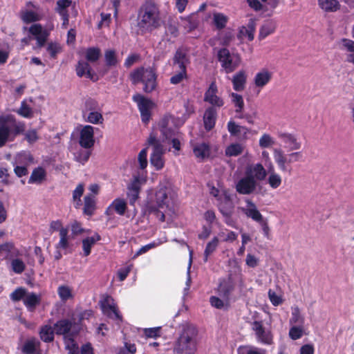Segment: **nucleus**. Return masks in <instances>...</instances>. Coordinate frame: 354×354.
I'll return each mask as SVG.
<instances>
[{"mask_svg":"<svg viewBox=\"0 0 354 354\" xmlns=\"http://www.w3.org/2000/svg\"><path fill=\"white\" fill-rule=\"evenodd\" d=\"M164 23L160 6L154 0H146L137 12V28L142 35L151 34Z\"/></svg>","mask_w":354,"mask_h":354,"instance_id":"obj_1","label":"nucleus"},{"mask_svg":"<svg viewBox=\"0 0 354 354\" xmlns=\"http://www.w3.org/2000/svg\"><path fill=\"white\" fill-rule=\"evenodd\" d=\"M268 172L261 163L247 167L245 175L235 185L236 192L241 195H250L257 189L258 181L266 178Z\"/></svg>","mask_w":354,"mask_h":354,"instance_id":"obj_2","label":"nucleus"},{"mask_svg":"<svg viewBox=\"0 0 354 354\" xmlns=\"http://www.w3.org/2000/svg\"><path fill=\"white\" fill-rule=\"evenodd\" d=\"M26 124L24 122L17 121L12 114L0 116V148L4 147L8 142H12L25 131Z\"/></svg>","mask_w":354,"mask_h":354,"instance_id":"obj_3","label":"nucleus"},{"mask_svg":"<svg viewBox=\"0 0 354 354\" xmlns=\"http://www.w3.org/2000/svg\"><path fill=\"white\" fill-rule=\"evenodd\" d=\"M129 79L134 85L142 83L146 93H152L158 86V74L154 67H138L130 73Z\"/></svg>","mask_w":354,"mask_h":354,"instance_id":"obj_4","label":"nucleus"},{"mask_svg":"<svg viewBox=\"0 0 354 354\" xmlns=\"http://www.w3.org/2000/svg\"><path fill=\"white\" fill-rule=\"evenodd\" d=\"M102 55L101 50L98 47H89L85 50L84 57L86 61L80 60L76 65L75 71L78 77L86 76L93 82L99 80L97 74L92 71L89 63H95L99 60Z\"/></svg>","mask_w":354,"mask_h":354,"instance_id":"obj_5","label":"nucleus"},{"mask_svg":"<svg viewBox=\"0 0 354 354\" xmlns=\"http://www.w3.org/2000/svg\"><path fill=\"white\" fill-rule=\"evenodd\" d=\"M273 157L278 168L282 173H287L289 175L292 174V164L296 162L302 161L304 159L301 151H292L286 154L281 149H274Z\"/></svg>","mask_w":354,"mask_h":354,"instance_id":"obj_6","label":"nucleus"},{"mask_svg":"<svg viewBox=\"0 0 354 354\" xmlns=\"http://www.w3.org/2000/svg\"><path fill=\"white\" fill-rule=\"evenodd\" d=\"M53 327L57 335H63L66 342H70L73 346H75V337L80 331L78 324L74 320L63 318L57 320Z\"/></svg>","mask_w":354,"mask_h":354,"instance_id":"obj_7","label":"nucleus"},{"mask_svg":"<svg viewBox=\"0 0 354 354\" xmlns=\"http://www.w3.org/2000/svg\"><path fill=\"white\" fill-rule=\"evenodd\" d=\"M217 59L221 68L227 73L235 71L241 64V57L239 53H231L227 48H221L217 52Z\"/></svg>","mask_w":354,"mask_h":354,"instance_id":"obj_8","label":"nucleus"},{"mask_svg":"<svg viewBox=\"0 0 354 354\" xmlns=\"http://www.w3.org/2000/svg\"><path fill=\"white\" fill-rule=\"evenodd\" d=\"M148 145L152 147V153L150 156V162L155 169L158 171L162 169L165 166V160L163 155L165 149L162 144L156 136L151 133L147 140Z\"/></svg>","mask_w":354,"mask_h":354,"instance_id":"obj_9","label":"nucleus"},{"mask_svg":"<svg viewBox=\"0 0 354 354\" xmlns=\"http://www.w3.org/2000/svg\"><path fill=\"white\" fill-rule=\"evenodd\" d=\"M174 351L177 354H194L196 351V341L189 330H185L178 339Z\"/></svg>","mask_w":354,"mask_h":354,"instance_id":"obj_10","label":"nucleus"},{"mask_svg":"<svg viewBox=\"0 0 354 354\" xmlns=\"http://www.w3.org/2000/svg\"><path fill=\"white\" fill-rule=\"evenodd\" d=\"M132 98L138 104V109L140 112L142 122L145 124H147L151 116V110L153 106L152 101L141 94H136Z\"/></svg>","mask_w":354,"mask_h":354,"instance_id":"obj_11","label":"nucleus"},{"mask_svg":"<svg viewBox=\"0 0 354 354\" xmlns=\"http://www.w3.org/2000/svg\"><path fill=\"white\" fill-rule=\"evenodd\" d=\"M155 200L159 208H169L173 204L170 188L165 185L160 184L155 194Z\"/></svg>","mask_w":354,"mask_h":354,"instance_id":"obj_12","label":"nucleus"},{"mask_svg":"<svg viewBox=\"0 0 354 354\" xmlns=\"http://www.w3.org/2000/svg\"><path fill=\"white\" fill-rule=\"evenodd\" d=\"M235 289V282L231 274L225 278L219 279L217 292L222 298L228 300L230 295Z\"/></svg>","mask_w":354,"mask_h":354,"instance_id":"obj_13","label":"nucleus"},{"mask_svg":"<svg viewBox=\"0 0 354 354\" xmlns=\"http://www.w3.org/2000/svg\"><path fill=\"white\" fill-rule=\"evenodd\" d=\"M218 88L215 82H212L204 95V101L211 104L210 106L221 108L224 105V100L217 95Z\"/></svg>","mask_w":354,"mask_h":354,"instance_id":"obj_14","label":"nucleus"},{"mask_svg":"<svg viewBox=\"0 0 354 354\" xmlns=\"http://www.w3.org/2000/svg\"><path fill=\"white\" fill-rule=\"evenodd\" d=\"M80 145L86 149H91L95 144L94 128L91 125L84 126L80 133Z\"/></svg>","mask_w":354,"mask_h":354,"instance_id":"obj_15","label":"nucleus"},{"mask_svg":"<svg viewBox=\"0 0 354 354\" xmlns=\"http://www.w3.org/2000/svg\"><path fill=\"white\" fill-rule=\"evenodd\" d=\"M30 35L34 36L37 41V48H41L44 47L49 36V32L47 30L43 29L40 24H34L28 29Z\"/></svg>","mask_w":354,"mask_h":354,"instance_id":"obj_16","label":"nucleus"},{"mask_svg":"<svg viewBox=\"0 0 354 354\" xmlns=\"http://www.w3.org/2000/svg\"><path fill=\"white\" fill-rule=\"evenodd\" d=\"M277 136L284 144L285 147L288 149L289 151L293 152L301 149V142L298 140L295 135L290 133L279 132Z\"/></svg>","mask_w":354,"mask_h":354,"instance_id":"obj_17","label":"nucleus"},{"mask_svg":"<svg viewBox=\"0 0 354 354\" xmlns=\"http://www.w3.org/2000/svg\"><path fill=\"white\" fill-rule=\"evenodd\" d=\"M252 328L255 332L259 341L264 344L270 345L272 343V336L270 332H266L260 321H254L252 324Z\"/></svg>","mask_w":354,"mask_h":354,"instance_id":"obj_18","label":"nucleus"},{"mask_svg":"<svg viewBox=\"0 0 354 354\" xmlns=\"http://www.w3.org/2000/svg\"><path fill=\"white\" fill-rule=\"evenodd\" d=\"M127 209V203L125 200L121 198H116L106 209L105 214L110 216L115 212L120 216H123L124 215Z\"/></svg>","mask_w":354,"mask_h":354,"instance_id":"obj_19","label":"nucleus"},{"mask_svg":"<svg viewBox=\"0 0 354 354\" xmlns=\"http://www.w3.org/2000/svg\"><path fill=\"white\" fill-rule=\"evenodd\" d=\"M193 153L199 162L208 158L211 154L210 145L207 142H197L192 146Z\"/></svg>","mask_w":354,"mask_h":354,"instance_id":"obj_20","label":"nucleus"},{"mask_svg":"<svg viewBox=\"0 0 354 354\" xmlns=\"http://www.w3.org/2000/svg\"><path fill=\"white\" fill-rule=\"evenodd\" d=\"M217 201V207L221 214L234 211V205L232 196L227 190H223V196L219 198Z\"/></svg>","mask_w":354,"mask_h":354,"instance_id":"obj_21","label":"nucleus"},{"mask_svg":"<svg viewBox=\"0 0 354 354\" xmlns=\"http://www.w3.org/2000/svg\"><path fill=\"white\" fill-rule=\"evenodd\" d=\"M217 115V110L214 106H209L205 109L203 120L204 128L207 131H209L214 128Z\"/></svg>","mask_w":354,"mask_h":354,"instance_id":"obj_22","label":"nucleus"},{"mask_svg":"<svg viewBox=\"0 0 354 354\" xmlns=\"http://www.w3.org/2000/svg\"><path fill=\"white\" fill-rule=\"evenodd\" d=\"M189 57L183 48H178L173 57V64L177 66L179 70L187 71V66L189 64Z\"/></svg>","mask_w":354,"mask_h":354,"instance_id":"obj_23","label":"nucleus"},{"mask_svg":"<svg viewBox=\"0 0 354 354\" xmlns=\"http://www.w3.org/2000/svg\"><path fill=\"white\" fill-rule=\"evenodd\" d=\"M247 207L243 208V212L246 215L247 217L252 218L254 221L259 223L265 218L258 210L257 205L251 200H247L246 201Z\"/></svg>","mask_w":354,"mask_h":354,"instance_id":"obj_24","label":"nucleus"},{"mask_svg":"<svg viewBox=\"0 0 354 354\" xmlns=\"http://www.w3.org/2000/svg\"><path fill=\"white\" fill-rule=\"evenodd\" d=\"M41 342L32 337L28 339L21 347L23 354H41Z\"/></svg>","mask_w":354,"mask_h":354,"instance_id":"obj_25","label":"nucleus"},{"mask_svg":"<svg viewBox=\"0 0 354 354\" xmlns=\"http://www.w3.org/2000/svg\"><path fill=\"white\" fill-rule=\"evenodd\" d=\"M72 0H57L56 3V12L61 16L63 25L68 24L69 14L67 8L71 6Z\"/></svg>","mask_w":354,"mask_h":354,"instance_id":"obj_26","label":"nucleus"},{"mask_svg":"<svg viewBox=\"0 0 354 354\" xmlns=\"http://www.w3.org/2000/svg\"><path fill=\"white\" fill-rule=\"evenodd\" d=\"M41 301L40 295H37L35 292H27L26 297L24 299V304L28 312H34L37 306H39Z\"/></svg>","mask_w":354,"mask_h":354,"instance_id":"obj_27","label":"nucleus"},{"mask_svg":"<svg viewBox=\"0 0 354 354\" xmlns=\"http://www.w3.org/2000/svg\"><path fill=\"white\" fill-rule=\"evenodd\" d=\"M247 82V75L244 70L236 73L232 79L233 89L236 91H242L245 89Z\"/></svg>","mask_w":354,"mask_h":354,"instance_id":"obj_28","label":"nucleus"},{"mask_svg":"<svg viewBox=\"0 0 354 354\" xmlns=\"http://www.w3.org/2000/svg\"><path fill=\"white\" fill-rule=\"evenodd\" d=\"M55 334L54 327L49 324L42 325L39 330V338L45 343L53 342L55 339Z\"/></svg>","mask_w":354,"mask_h":354,"instance_id":"obj_29","label":"nucleus"},{"mask_svg":"<svg viewBox=\"0 0 354 354\" xmlns=\"http://www.w3.org/2000/svg\"><path fill=\"white\" fill-rule=\"evenodd\" d=\"M101 308L103 313L108 317L117 320H122V317L120 315L117 306L114 304H109L106 303V301H105L102 303Z\"/></svg>","mask_w":354,"mask_h":354,"instance_id":"obj_30","label":"nucleus"},{"mask_svg":"<svg viewBox=\"0 0 354 354\" xmlns=\"http://www.w3.org/2000/svg\"><path fill=\"white\" fill-rule=\"evenodd\" d=\"M277 28L276 23L273 20H267L261 26L258 38L259 40H263L268 35L274 33Z\"/></svg>","mask_w":354,"mask_h":354,"instance_id":"obj_31","label":"nucleus"},{"mask_svg":"<svg viewBox=\"0 0 354 354\" xmlns=\"http://www.w3.org/2000/svg\"><path fill=\"white\" fill-rule=\"evenodd\" d=\"M229 21V17L224 13L214 12L212 14V25L218 30L224 29Z\"/></svg>","mask_w":354,"mask_h":354,"instance_id":"obj_32","label":"nucleus"},{"mask_svg":"<svg viewBox=\"0 0 354 354\" xmlns=\"http://www.w3.org/2000/svg\"><path fill=\"white\" fill-rule=\"evenodd\" d=\"M272 79V73L268 70H263L256 74L254 82L256 86L263 88L270 82Z\"/></svg>","mask_w":354,"mask_h":354,"instance_id":"obj_33","label":"nucleus"},{"mask_svg":"<svg viewBox=\"0 0 354 354\" xmlns=\"http://www.w3.org/2000/svg\"><path fill=\"white\" fill-rule=\"evenodd\" d=\"M318 5L326 12H335L340 8V4L337 0H318Z\"/></svg>","mask_w":354,"mask_h":354,"instance_id":"obj_34","label":"nucleus"},{"mask_svg":"<svg viewBox=\"0 0 354 354\" xmlns=\"http://www.w3.org/2000/svg\"><path fill=\"white\" fill-rule=\"evenodd\" d=\"M84 214L89 216L93 215L96 209V202L95 197L91 194H88L84 197Z\"/></svg>","mask_w":354,"mask_h":354,"instance_id":"obj_35","label":"nucleus"},{"mask_svg":"<svg viewBox=\"0 0 354 354\" xmlns=\"http://www.w3.org/2000/svg\"><path fill=\"white\" fill-rule=\"evenodd\" d=\"M100 239L101 236L98 234H95L93 236H88L82 240V249L84 257H87L91 254L92 247Z\"/></svg>","mask_w":354,"mask_h":354,"instance_id":"obj_36","label":"nucleus"},{"mask_svg":"<svg viewBox=\"0 0 354 354\" xmlns=\"http://www.w3.org/2000/svg\"><path fill=\"white\" fill-rule=\"evenodd\" d=\"M20 17L25 24H30L40 21L43 16L35 11L26 10L21 12Z\"/></svg>","mask_w":354,"mask_h":354,"instance_id":"obj_37","label":"nucleus"},{"mask_svg":"<svg viewBox=\"0 0 354 354\" xmlns=\"http://www.w3.org/2000/svg\"><path fill=\"white\" fill-rule=\"evenodd\" d=\"M219 240L217 236H214L212 239L209 241L205 247L203 254V261L205 263L207 262L209 257L216 251L218 246Z\"/></svg>","mask_w":354,"mask_h":354,"instance_id":"obj_38","label":"nucleus"},{"mask_svg":"<svg viewBox=\"0 0 354 354\" xmlns=\"http://www.w3.org/2000/svg\"><path fill=\"white\" fill-rule=\"evenodd\" d=\"M270 175L268 178V183L272 189L278 188L282 182L281 176L274 171V167L271 165L270 169Z\"/></svg>","mask_w":354,"mask_h":354,"instance_id":"obj_39","label":"nucleus"},{"mask_svg":"<svg viewBox=\"0 0 354 354\" xmlns=\"http://www.w3.org/2000/svg\"><path fill=\"white\" fill-rule=\"evenodd\" d=\"M46 177V171L44 169H43L41 167H39L37 168H35L28 180V183L32 184V183H41L43 180L45 179Z\"/></svg>","mask_w":354,"mask_h":354,"instance_id":"obj_40","label":"nucleus"},{"mask_svg":"<svg viewBox=\"0 0 354 354\" xmlns=\"http://www.w3.org/2000/svg\"><path fill=\"white\" fill-rule=\"evenodd\" d=\"M104 62L106 66L108 67L117 66L119 62L114 49H107L104 51Z\"/></svg>","mask_w":354,"mask_h":354,"instance_id":"obj_41","label":"nucleus"},{"mask_svg":"<svg viewBox=\"0 0 354 354\" xmlns=\"http://www.w3.org/2000/svg\"><path fill=\"white\" fill-rule=\"evenodd\" d=\"M227 127L229 133L232 136H239L242 131H243L244 134H246L249 131L247 127L238 125L233 120H230L227 122Z\"/></svg>","mask_w":354,"mask_h":354,"instance_id":"obj_42","label":"nucleus"},{"mask_svg":"<svg viewBox=\"0 0 354 354\" xmlns=\"http://www.w3.org/2000/svg\"><path fill=\"white\" fill-rule=\"evenodd\" d=\"M68 229H62L59 233V241L56 244L55 248L57 250H66L69 247L68 240Z\"/></svg>","mask_w":354,"mask_h":354,"instance_id":"obj_43","label":"nucleus"},{"mask_svg":"<svg viewBox=\"0 0 354 354\" xmlns=\"http://www.w3.org/2000/svg\"><path fill=\"white\" fill-rule=\"evenodd\" d=\"M57 294L62 301H66L73 297L72 289L66 285H61L58 287Z\"/></svg>","mask_w":354,"mask_h":354,"instance_id":"obj_44","label":"nucleus"},{"mask_svg":"<svg viewBox=\"0 0 354 354\" xmlns=\"http://www.w3.org/2000/svg\"><path fill=\"white\" fill-rule=\"evenodd\" d=\"M230 95L235 107L236 113H241L244 108V101L242 95L236 93H232Z\"/></svg>","mask_w":354,"mask_h":354,"instance_id":"obj_45","label":"nucleus"},{"mask_svg":"<svg viewBox=\"0 0 354 354\" xmlns=\"http://www.w3.org/2000/svg\"><path fill=\"white\" fill-rule=\"evenodd\" d=\"M16 113L20 116L25 118H32L33 117V111L32 109L29 106L26 101H22L21 103V106L18 110L16 111Z\"/></svg>","mask_w":354,"mask_h":354,"instance_id":"obj_46","label":"nucleus"},{"mask_svg":"<svg viewBox=\"0 0 354 354\" xmlns=\"http://www.w3.org/2000/svg\"><path fill=\"white\" fill-rule=\"evenodd\" d=\"M91 155V151L90 149H80L75 154V160L80 162L82 165H84L89 159Z\"/></svg>","mask_w":354,"mask_h":354,"instance_id":"obj_47","label":"nucleus"},{"mask_svg":"<svg viewBox=\"0 0 354 354\" xmlns=\"http://www.w3.org/2000/svg\"><path fill=\"white\" fill-rule=\"evenodd\" d=\"M243 152V147L239 143L231 144L225 149L227 156H237Z\"/></svg>","mask_w":354,"mask_h":354,"instance_id":"obj_48","label":"nucleus"},{"mask_svg":"<svg viewBox=\"0 0 354 354\" xmlns=\"http://www.w3.org/2000/svg\"><path fill=\"white\" fill-rule=\"evenodd\" d=\"M27 290L23 287L16 288L10 295V298L13 301H19L26 297Z\"/></svg>","mask_w":354,"mask_h":354,"instance_id":"obj_49","label":"nucleus"},{"mask_svg":"<svg viewBox=\"0 0 354 354\" xmlns=\"http://www.w3.org/2000/svg\"><path fill=\"white\" fill-rule=\"evenodd\" d=\"M86 121L94 124H102L104 118L102 113L98 111H90L87 115Z\"/></svg>","mask_w":354,"mask_h":354,"instance_id":"obj_50","label":"nucleus"},{"mask_svg":"<svg viewBox=\"0 0 354 354\" xmlns=\"http://www.w3.org/2000/svg\"><path fill=\"white\" fill-rule=\"evenodd\" d=\"M188 77L187 76V71H185V70H179V71L173 75L170 79H169V81H170V83L171 84H180V82H182L184 80H187Z\"/></svg>","mask_w":354,"mask_h":354,"instance_id":"obj_51","label":"nucleus"},{"mask_svg":"<svg viewBox=\"0 0 354 354\" xmlns=\"http://www.w3.org/2000/svg\"><path fill=\"white\" fill-rule=\"evenodd\" d=\"M12 271L16 274L22 273L26 269L24 262L20 259H15L11 261Z\"/></svg>","mask_w":354,"mask_h":354,"instance_id":"obj_52","label":"nucleus"},{"mask_svg":"<svg viewBox=\"0 0 354 354\" xmlns=\"http://www.w3.org/2000/svg\"><path fill=\"white\" fill-rule=\"evenodd\" d=\"M304 322V319L301 316L299 308L298 307L295 308L292 311L290 323L291 324H299L301 326Z\"/></svg>","mask_w":354,"mask_h":354,"instance_id":"obj_53","label":"nucleus"},{"mask_svg":"<svg viewBox=\"0 0 354 354\" xmlns=\"http://www.w3.org/2000/svg\"><path fill=\"white\" fill-rule=\"evenodd\" d=\"M46 50L51 58L56 59L57 54L61 52L62 48L59 44L50 42L48 44Z\"/></svg>","mask_w":354,"mask_h":354,"instance_id":"obj_54","label":"nucleus"},{"mask_svg":"<svg viewBox=\"0 0 354 354\" xmlns=\"http://www.w3.org/2000/svg\"><path fill=\"white\" fill-rule=\"evenodd\" d=\"M140 59V55L139 54H138V53L130 54L126 58V59H125V61L124 62V66L127 68H129L134 64H136L138 62H139Z\"/></svg>","mask_w":354,"mask_h":354,"instance_id":"obj_55","label":"nucleus"},{"mask_svg":"<svg viewBox=\"0 0 354 354\" xmlns=\"http://www.w3.org/2000/svg\"><path fill=\"white\" fill-rule=\"evenodd\" d=\"M237 354H262L259 348L248 346H240Z\"/></svg>","mask_w":354,"mask_h":354,"instance_id":"obj_56","label":"nucleus"},{"mask_svg":"<svg viewBox=\"0 0 354 354\" xmlns=\"http://www.w3.org/2000/svg\"><path fill=\"white\" fill-rule=\"evenodd\" d=\"M161 327H154L144 329V335L147 338H157L160 337Z\"/></svg>","mask_w":354,"mask_h":354,"instance_id":"obj_57","label":"nucleus"},{"mask_svg":"<svg viewBox=\"0 0 354 354\" xmlns=\"http://www.w3.org/2000/svg\"><path fill=\"white\" fill-rule=\"evenodd\" d=\"M274 144L272 137L268 134L264 133L259 139V146L261 148H268Z\"/></svg>","mask_w":354,"mask_h":354,"instance_id":"obj_58","label":"nucleus"},{"mask_svg":"<svg viewBox=\"0 0 354 354\" xmlns=\"http://www.w3.org/2000/svg\"><path fill=\"white\" fill-rule=\"evenodd\" d=\"M234 212H227L221 213L222 216L224 218L225 223L233 228H236V221L232 218Z\"/></svg>","mask_w":354,"mask_h":354,"instance_id":"obj_59","label":"nucleus"},{"mask_svg":"<svg viewBox=\"0 0 354 354\" xmlns=\"http://www.w3.org/2000/svg\"><path fill=\"white\" fill-rule=\"evenodd\" d=\"M25 140L29 144H33L39 140V136L36 129H30L25 133Z\"/></svg>","mask_w":354,"mask_h":354,"instance_id":"obj_60","label":"nucleus"},{"mask_svg":"<svg viewBox=\"0 0 354 354\" xmlns=\"http://www.w3.org/2000/svg\"><path fill=\"white\" fill-rule=\"evenodd\" d=\"M147 149H142L140 153H138V162L140 165V168L141 169H145L147 166Z\"/></svg>","mask_w":354,"mask_h":354,"instance_id":"obj_61","label":"nucleus"},{"mask_svg":"<svg viewBox=\"0 0 354 354\" xmlns=\"http://www.w3.org/2000/svg\"><path fill=\"white\" fill-rule=\"evenodd\" d=\"M148 212L150 214H154L160 222H164L165 221V215L162 211L159 209L158 207L153 205L149 206L148 207Z\"/></svg>","mask_w":354,"mask_h":354,"instance_id":"obj_62","label":"nucleus"},{"mask_svg":"<svg viewBox=\"0 0 354 354\" xmlns=\"http://www.w3.org/2000/svg\"><path fill=\"white\" fill-rule=\"evenodd\" d=\"M303 335V329L301 327L292 326L289 330V336L292 340H297Z\"/></svg>","mask_w":354,"mask_h":354,"instance_id":"obj_63","label":"nucleus"},{"mask_svg":"<svg viewBox=\"0 0 354 354\" xmlns=\"http://www.w3.org/2000/svg\"><path fill=\"white\" fill-rule=\"evenodd\" d=\"M268 297L272 304L275 306L280 305L283 302L281 297L271 289L268 291Z\"/></svg>","mask_w":354,"mask_h":354,"instance_id":"obj_64","label":"nucleus"}]
</instances>
